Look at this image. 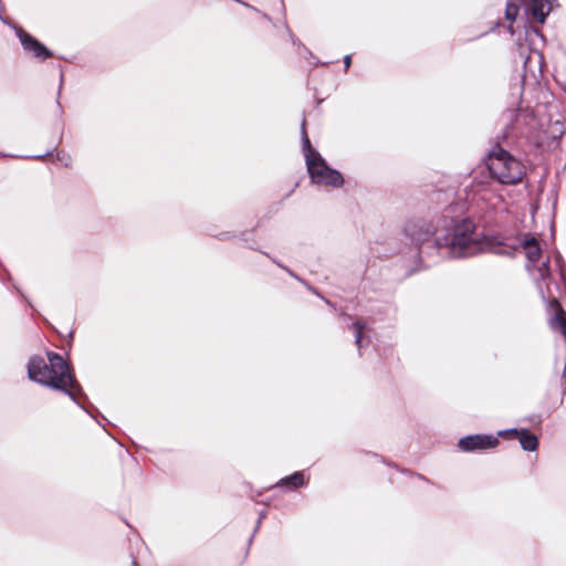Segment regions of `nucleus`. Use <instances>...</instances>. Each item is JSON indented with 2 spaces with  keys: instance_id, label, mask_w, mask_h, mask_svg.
Listing matches in <instances>:
<instances>
[{
  "instance_id": "nucleus-1",
  "label": "nucleus",
  "mask_w": 566,
  "mask_h": 566,
  "mask_svg": "<svg viewBox=\"0 0 566 566\" xmlns=\"http://www.w3.org/2000/svg\"><path fill=\"white\" fill-rule=\"evenodd\" d=\"M464 202H452L432 220L417 219L406 223L403 232L420 262L436 256L471 258L482 252L513 255L501 245H492L476 232L475 223L465 216Z\"/></svg>"
},
{
  "instance_id": "nucleus-2",
  "label": "nucleus",
  "mask_w": 566,
  "mask_h": 566,
  "mask_svg": "<svg viewBox=\"0 0 566 566\" xmlns=\"http://www.w3.org/2000/svg\"><path fill=\"white\" fill-rule=\"evenodd\" d=\"M48 361L40 355L30 357L27 370L30 380L53 388L65 389V381L71 379V370L63 357L48 352Z\"/></svg>"
},
{
  "instance_id": "nucleus-3",
  "label": "nucleus",
  "mask_w": 566,
  "mask_h": 566,
  "mask_svg": "<svg viewBox=\"0 0 566 566\" xmlns=\"http://www.w3.org/2000/svg\"><path fill=\"white\" fill-rule=\"evenodd\" d=\"M305 118L302 120V148L305 157L307 172L313 184L339 188L344 185L342 174L331 168L322 155L312 147L311 140L307 136Z\"/></svg>"
},
{
  "instance_id": "nucleus-4",
  "label": "nucleus",
  "mask_w": 566,
  "mask_h": 566,
  "mask_svg": "<svg viewBox=\"0 0 566 566\" xmlns=\"http://www.w3.org/2000/svg\"><path fill=\"white\" fill-rule=\"evenodd\" d=\"M485 164L491 177L502 185H517L525 176L523 163L499 144L488 153Z\"/></svg>"
},
{
  "instance_id": "nucleus-5",
  "label": "nucleus",
  "mask_w": 566,
  "mask_h": 566,
  "mask_svg": "<svg viewBox=\"0 0 566 566\" xmlns=\"http://www.w3.org/2000/svg\"><path fill=\"white\" fill-rule=\"evenodd\" d=\"M500 436L493 434H469L465 436L458 441V447L463 452H476V451H485L490 449H494L499 446Z\"/></svg>"
},
{
  "instance_id": "nucleus-6",
  "label": "nucleus",
  "mask_w": 566,
  "mask_h": 566,
  "mask_svg": "<svg viewBox=\"0 0 566 566\" xmlns=\"http://www.w3.org/2000/svg\"><path fill=\"white\" fill-rule=\"evenodd\" d=\"M497 436L506 438V437H514L517 438L521 444V448L524 451L533 452L536 451L538 448V438L536 434L532 433L528 429L522 428H511V429H504L500 430L497 432Z\"/></svg>"
},
{
  "instance_id": "nucleus-7",
  "label": "nucleus",
  "mask_w": 566,
  "mask_h": 566,
  "mask_svg": "<svg viewBox=\"0 0 566 566\" xmlns=\"http://www.w3.org/2000/svg\"><path fill=\"white\" fill-rule=\"evenodd\" d=\"M526 116L527 113L518 107L506 109L502 114V120L504 124L502 138L506 140L513 135L523 134V132L517 128V124L522 118H525Z\"/></svg>"
},
{
  "instance_id": "nucleus-8",
  "label": "nucleus",
  "mask_w": 566,
  "mask_h": 566,
  "mask_svg": "<svg viewBox=\"0 0 566 566\" xmlns=\"http://www.w3.org/2000/svg\"><path fill=\"white\" fill-rule=\"evenodd\" d=\"M553 2H521L526 20L528 22H538L543 24L546 17L553 10Z\"/></svg>"
},
{
  "instance_id": "nucleus-9",
  "label": "nucleus",
  "mask_w": 566,
  "mask_h": 566,
  "mask_svg": "<svg viewBox=\"0 0 566 566\" xmlns=\"http://www.w3.org/2000/svg\"><path fill=\"white\" fill-rule=\"evenodd\" d=\"M537 273L539 276V280L537 281V287L539 290V293L543 297V300H549L557 304L556 297L553 295L549 286V280L552 277V272L549 268V260L547 259L544 261L539 266H537Z\"/></svg>"
},
{
  "instance_id": "nucleus-10",
  "label": "nucleus",
  "mask_w": 566,
  "mask_h": 566,
  "mask_svg": "<svg viewBox=\"0 0 566 566\" xmlns=\"http://www.w3.org/2000/svg\"><path fill=\"white\" fill-rule=\"evenodd\" d=\"M305 475L303 471H296L289 476L282 478L271 488H277L284 492H290L298 488L305 486Z\"/></svg>"
},
{
  "instance_id": "nucleus-11",
  "label": "nucleus",
  "mask_w": 566,
  "mask_h": 566,
  "mask_svg": "<svg viewBox=\"0 0 566 566\" xmlns=\"http://www.w3.org/2000/svg\"><path fill=\"white\" fill-rule=\"evenodd\" d=\"M522 247L530 263H535L539 260L542 250L538 241L534 237H526L522 241Z\"/></svg>"
},
{
  "instance_id": "nucleus-12",
  "label": "nucleus",
  "mask_w": 566,
  "mask_h": 566,
  "mask_svg": "<svg viewBox=\"0 0 566 566\" xmlns=\"http://www.w3.org/2000/svg\"><path fill=\"white\" fill-rule=\"evenodd\" d=\"M59 390L65 392L78 406H81V405L77 399L80 397L85 396L82 386L77 382V380L74 378V376L72 374H71L70 381H65V389H59Z\"/></svg>"
},
{
  "instance_id": "nucleus-13",
  "label": "nucleus",
  "mask_w": 566,
  "mask_h": 566,
  "mask_svg": "<svg viewBox=\"0 0 566 566\" xmlns=\"http://www.w3.org/2000/svg\"><path fill=\"white\" fill-rule=\"evenodd\" d=\"M352 328L355 335V344L358 347L359 355H361L364 329L366 328V323L356 319L353 322Z\"/></svg>"
},
{
  "instance_id": "nucleus-14",
  "label": "nucleus",
  "mask_w": 566,
  "mask_h": 566,
  "mask_svg": "<svg viewBox=\"0 0 566 566\" xmlns=\"http://www.w3.org/2000/svg\"><path fill=\"white\" fill-rule=\"evenodd\" d=\"M551 326L553 329H557L559 332L566 328V312L562 307L557 308L551 322Z\"/></svg>"
},
{
  "instance_id": "nucleus-15",
  "label": "nucleus",
  "mask_w": 566,
  "mask_h": 566,
  "mask_svg": "<svg viewBox=\"0 0 566 566\" xmlns=\"http://www.w3.org/2000/svg\"><path fill=\"white\" fill-rule=\"evenodd\" d=\"M520 7L517 6V2H506L505 7V18L506 20L513 22L516 20V17L518 15Z\"/></svg>"
},
{
  "instance_id": "nucleus-16",
  "label": "nucleus",
  "mask_w": 566,
  "mask_h": 566,
  "mask_svg": "<svg viewBox=\"0 0 566 566\" xmlns=\"http://www.w3.org/2000/svg\"><path fill=\"white\" fill-rule=\"evenodd\" d=\"M286 31H287V34H289V38L292 42L293 45H297L298 48H302L303 51L308 54L310 56H312V52L304 45L301 43V41L295 36V34L290 30V28L286 25Z\"/></svg>"
},
{
  "instance_id": "nucleus-17",
  "label": "nucleus",
  "mask_w": 566,
  "mask_h": 566,
  "mask_svg": "<svg viewBox=\"0 0 566 566\" xmlns=\"http://www.w3.org/2000/svg\"><path fill=\"white\" fill-rule=\"evenodd\" d=\"M555 262H556V265H557V268L559 270L562 280H565L564 261H563V259H562V256L559 254H557V256L555 259Z\"/></svg>"
},
{
  "instance_id": "nucleus-18",
  "label": "nucleus",
  "mask_w": 566,
  "mask_h": 566,
  "mask_svg": "<svg viewBox=\"0 0 566 566\" xmlns=\"http://www.w3.org/2000/svg\"><path fill=\"white\" fill-rule=\"evenodd\" d=\"M280 268H282L283 270H285L291 276L295 277L296 280L303 282L305 284V282L303 280H301L294 272H292L289 268L284 266L283 264H281L280 262H275Z\"/></svg>"
},
{
  "instance_id": "nucleus-19",
  "label": "nucleus",
  "mask_w": 566,
  "mask_h": 566,
  "mask_svg": "<svg viewBox=\"0 0 566 566\" xmlns=\"http://www.w3.org/2000/svg\"><path fill=\"white\" fill-rule=\"evenodd\" d=\"M54 150H56V146H55L52 150H48L45 154L30 156L29 158H33V159H43V158H45L46 156L52 155V153H53Z\"/></svg>"
},
{
  "instance_id": "nucleus-20",
  "label": "nucleus",
  "mask_w": 566,
  "mask_h": 566,
  "mask_svg": "<svg viewBox=\"0 0 566 566\" xmlns=\"http://www.w3.org/2000/svg\"><path fill=\"white\" fill-rule=\"evenodd\" d=\"M266 516V512L265 511H261L260 514H259V518L256 521V526L254 528V533L258 531L262 520Z\"/></svg>"
},
{
  "instance_id": "nucleus-21",
  "label": "nucleus",
  "mask_w": 566,
  "mask_h": 566,
  "mask_svg": "<svg viewBox=\"0 0 566 566\" xmlns=\"http://www.w3.org/2000/svg\"><path fill=\"white\" fill-rule=\"evenodd\" d=\"M352 63V55L347 54L344 56L345 71H347Z\"/></svg>"
},
{
  "instance_id": "nucleus-22",
  "label": "nucleus",
  "mask_w": 566,
  "mask_h": 566,
  "mask_svg": "<svg viewBox=\"0 0 566 566\" xmlns=\"http://www.w3.org/2000/svg\"><path fill=\"white\" fill-rule=\"evenodd\" d=\"M324 301H325V303H326L328 306H331L332 308L336 310V308H335V305H334L331 301H328V300H326V298H324Z\"/></svg>"
},
{
  "instance_id": "nucleus-23",
  "label": "nucleus",
  "mask_w": 566,
  "mask_h": 566,
  "mask_svg": "<svg viewBox=\"0 0 566 566\" xmlns=\"http://www.w3.org/2000/svg\"><path fill=\"white\" fill-rule=\"evenodd\" d=\"M62 83H63V75H61L60 77V87H59V95L61 94V90H62Z\"/></svg>"
},
{
  "instance_id": "nucleus-24",
  "label": "nucleus",
  "mask_w": 566,
  "mask_h": 566,
  "mask_svg": "<svg viewBox=\"0 0 566 566\" xmlns=\"http://www.w3.org/2000/svg\"><path fill=\"white\" fill-rule=\"evenodd\" d=\"M562 377L566 380V363L563 368Z\"/></svg>"
},
{
  "instance_id": "nucleus-25",
  "label": "nucleus",
  "mask_w": 566,
  "mask_h": 566,
  "mask_svg": "<svg viewBox=\"0 0 566 566\" xmlns=\"http://www.w3.org/2000/svg\"><path fill=\"white\" fill-rule=\"evenodd\" d=\"M56 158H57L59 160H64V157H62L59 153L56 154Z\"/></svg>"
},
{
  "instance_id": "nucleus-26",
  "label": "nucleus",
  "mask_w": 566,
  "mask_h": 566,
  "mask_svg": "<svg viewBox=\"0 0 566 566\" xmlns=\"http://www.w3.org/2000/svg\"><path fill=\"white\" fill-rule=\"evenodd\" d=\"M566 340V327L560 332Z\"/></svg>"
},
{
  "instance_id": "nucleus-27",
  "label": "nucleus",
  "mask_w": 566,
  "mask_h": 566,
  "mask_svg": "<svg viewBox=\"0 0 566 566\" xmlns=\"http://www.w3.org/2000/svg\"><path fill=\"white\" fill-rule=\"evenodd\" d=\"M133 566H139L137 560L135 558H133V562H132Z\"/></svg>"
},
{
  "instance_id": "nucleus-28",
  "label": "nucleus",
  "mask_w": 566,
  "mask_h": 566,
  "mask_svg": "<svg viewBox=\"0 0 566 566\" xmlns=\"http://www.w3.org/2000/svg\"><path fill=\"white\" fill-rule=\"evenodd\" d=\"M308 289H310L311 291H313V292H314V294H316V295H318V296H319V294H318V292H317L316 290L312 289L311 286H308Z\"/></svg>"
},
{
  "instance_id": "nucleus-29",
  "label": "nucleus",
  "mask_w": 566,
  "mask_h": 566,
  "mask_svg": "<svg viewBox=\"0 0 566 566\" xmlns=\"http://www.w3.org/2000/svg\"><path fill=\"white\" fill-rule=\"evenodd\" d=\"M241 3H242V4H244V6H247L248 8H250V6L248 4V2L242 1Z\"/></svg>"
},
{
  "instance_id": "nucleus-30",
  "label": "nucleus",
  "mask_w": 566,
  "mask_h": 566,
  "mask_svg": "<svg viewBox=\"0 0 566 566\" xmlns=\"http://www.w3.org/2000/svg\"><path fill=\"white\" fill-rule=\"evenodd\" d=\"M281 9L284 10L285 7H284V2H281Z\"/></svg>"
},
{
  "instance_id": "nucleus-31",
  "label": "nucleus",
  "mask_w": 566,
  "mask_h": 566,
  "mask_svg": "<svg viewBox=\"0 0 566 566\" xmlns=\"http://www.w3.org/2000/svg\"><path fill=\"white\" fill-rule=\"evenodd\" d=\"M509 30H510V32L513 34V29H512V27H511V25L509 27Z\"/></svg>"
}]
</instances>
